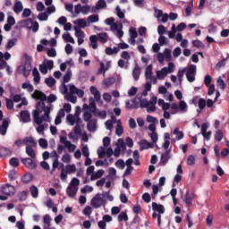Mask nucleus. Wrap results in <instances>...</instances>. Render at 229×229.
Returning a JSON list of instances; mask_svg holds the SVG:
<instances>
[{"mask_svg":"<svg viewBox=\"0 0 229 229\" xmlns=\"http://www.w3.org/2000/svg\"><path fill=\"white\" fill-rule=\"evenodd\" d=\"M38 144L40 148H43V149H47V140L46 139H39Z\"/></svg>","mask_w":229,"mask_h":229,"instance_id":"60","label":"nucleus"},{"mask_svg":"<svg viewBox=\"0 0 229 229\" xmlns=\"http://www.w3.org/2000/svg\"><path fill=\"white\" fill-rule=\"evenodd\" d=\"M228 60L227 58H224L223 60H221L220 62H218L216 65V69H221V67H225V65H226V61Z\"/></svg>","mask_w":229,"mask_h":229,"instance_id":"58","label":"nucleus"},{"mask_svg":"<svg viewBox=\"0 0 229 229\" xmlns=\"http://www.w3.org/2000/svg\"><path fill=\"white\" fill-rule=\"evenodd\" d=\"M21 89H27L28 92H33V85L30 84V82H24L21 85Z\"/></svg>","mask_w":229,"mask_h":229,"instance_id":"47","label":"nucleus"},{"mask_svg":"<svg viewBox=\"0 0 229 229\" xmlns=\"http://www.w3.org/2000/svg\"><path fill=\"white\" fill-rule=\"evenodd\" d=\"M170 150H166L164 154L161 155L160 162L162 165H165L167 162H169V158H171V156H169Z\"/></svg>","mask_w":229,"mask_h":229,"instance_id":"14","label":"nucleus"},{"mask_svg":"<svg viewBox=\"0 0 229 229\" xmlns=\"http://www.w3.org/2000/svg\"><path fill=\"white\" fill-rule=\"evenodd\" d=\"M78 185H80V179L73 177L70 182V184L68 187H78Z\"/></svg>","mask_w":229,"mask_h":229,"instance_id":"54","label":"nucleus"},{"mask_svg":"<svg viewBox=\"0 0 229 229\" xmlns=\"http://www.w3.org/2000/svg\"><path fill=\"white\" fill-rule=\"evenodd\" d=\"M32 75L36 85H38V83H40V73L38 72V70L37 68L33 69Z\"/></svg>","mask_w":229,"mask_h":229,"instance_id":"25","label":"nucleus"},{"mask_svg":"<svg viewBox=\"0 0 229 229\" xmlns=\"http://www.w3.org/2000/svg\"><path fill=\"white\" fill-rule=\"evenodd\" d=\"M26 154L30 158H36L37 157V154L35 153V150L33 149L32 147H26Z\"/></svg>","mask_w":229,"mask_h":229,"instance_id":"28","label":"nucleus"},{"mask_svg":"<svg viewBox=\"0 0 229 229\" xmlns=\"http://www.w3.org/2000/svg\"><path fill=\"white\" fill-rule=\"evenodd\" d=\"M32 98L38 101H47V96H46L44 92L37 89L32 94Z\"/></svg>","mask_w":229,"mask_h":229,"instance_id":"5","label":"nucleus"},{"mask_svg":"<svg viewBox=\"0 0 229 229\" xmlns=\"http://www.w3.org/2000/svg\"><path fill=\"white\" fill-rule=\"evenodd\" d=\"M22 2L18 1L14 4L13 12L14 13H21L22 12Z\"/></svg>","mask_w":229,"mask_h":229,"instance_id":"27","label":"nucleus"},{"mask_svg":"<svg viewBox=\"0 0 229 229\" xmlns=\"http://www.w3.org/2000/svg\"><path fill=\"white\" fill-rule=\"evenodd\" d=\"M118 221H119V223H121L123 221H128V214H126V212H122L121 214H119Z\"/></svg>","mask_w":229,"mask_h":229,"instance_id":"51","label":"nucleus"},{"mask_svg":"<svg viewBox=\"0 0 229 229\" xmlns=\"http://www.w3.org/2000/svg\"><path fill=\"white\" fill-rule=\"evenodd\" d=\"M45 83L47 85V87H55L56 81L53 77H50L45 80Z\"/></svg>","mask_w":229,"mask_h":229,"instance_id":"38","label":"nucleus"},{"mask_svg":"<svg viewBox=\"0 0 229 229\" xmlns=\"http://www.w3.org/2000/svg\"><path fill=\"white\" fill-rule=\"evenodd\" d=\"M44 115L40 116V111L34 110L33 111V119L34 123L38 124V127L36 128V131L38 133H43V131L47 128V123H43V121L45 123H49L51 121V118L49 116V114H51V107H45L44 109Z\"/></svg>","mask_w":229,"mask_h":229,"instance_id":"1","label":"nucleus"},{"mask_svg":"<svg viewBox=\"0 0 229 229\" xmlns=\"http://www.w3.org/2000/svg\"><path fill=\"white\" fill-rule=\"evenodd\" d=\"M152 218L153 219L157 218V226H161V225H162V215H160V213H157V212L154 211L153 214H152Z\"/></svg>","mask_w":229,"mask_h":229,"instance_id":"35","label":"nucleus"},{"mask_svg":"<svg viewBox=\"0 0 229 229\" xmlns=\"http://www.w3.org/2000/svg\"><path fill=\"white\" fill-rule=\"evenodd\" d=\"M30 192L32 198H38V188H37V186L35 185L30 186Z\"/></svg>","mask_w":229,"mask_h":229,"instance_id":"30","label":"nucleus"},{"mask_svg":"<svg viewBox=\"0 0 229 229\" xmlns=\"http://www.w3.org/2000/svg\"><path fill=\"white\" fill-rule=\"evenodd\" d=\"M33 180V174H26L22 176L21 182L23 183H30Z\"/></svg>","mask_w":229,"mask_h":229,"instance_id":"33","label":"nucleus"},{"mask_svg":"<svg viewBox=\"0 0 229 229\" xmlns=\"http://www.w3.org/2000/svg\"><path fill=\"white\" fill-rule=\"evenodd\" d=\"M148 141L146 140H141L140 141V151H144V149H148Z\"/></svg>","mask_w":229,"mask_h":229,"instance_id":"39","label":"nucleus"},{"mask_svg":"<svg viewBox=\"0 0 229 229\" xmlns=\"http://www.w3.org/2000/svg\"><path fill=\"white\" fill-rule=\"evenodd\" d=\"M12 155V150L10 148L2 147L0 148V157H10Z\"/></svg>","mask_w":229,"mask_h":229,"instance_id":"26","label":"nucleus"},{"mask_svg":"<svg viewBox=\"0 0 229 229\" xmlns=\"http://www.w3.org/2000/svg\"><path fill=\"white\" fill-rule=\"evenodd\" d=\"M74 24H77L79 26V28H87V21H85V19H77L75 21H74Z\"/></svg>","mask_w":229,"mask_h":229,"instance_id":"29","label":"nucleus"},{"mask_svg":"<svg viewBox=\"0 0 229 229\" xmlns=\"http://www.w3.org/2000/svg\"><path fill=\"white\" fill-rule=\"evenodd\" d=\"M140 72H141L140 66H139L136 64L132 70V78L135 81H139V78H140Z\"/></svg>","mask_w":229,"mask_h":229,"instance_id":"11","label":"nucleus"},{"mask_svg":"<svg viewBox=\"0 0 229 229\" xmlns=\"http://www.w3.org/2000/svg\"><path fill=\"white\" fill-rule=\"evenodd\" d=\"M153 76V64H148L145 70V78L149 80Z\"/></svg>","mask_w":229,"mask_h":229,"instance_id":"19","label":"nucleus"},{"mask_svg":"<svg viewBox=\"0 0 229 229\" xmlns=\"http://www.w3.org/2000/svg\"><path fill=\"white\" fill-rule=\"evenodd\" d=\"M119 53V47H114V48L112 47H106V55H108L109 56H112V55H117Z\"/></svg>","mask_w":229,"mask_h":229,"instance_id":"22","label":"nucleus"},{"mask_svg":"<svg viewBox=\"0 0 229 229\" xmlns=\"http://www.w3.org/2000/svg\"><path fill=\"white\" fill-rule=\"evenodd\" d=\"M105 174V170L100 169L96 173H93L91 174L90 180L94 181V180H98V178H101L103 175Z\"/></svg>","mask_w":229,"mask_h":229,"instance_id":"18","label":"nucleus"},{"mask_svg":"<svg viewBox=\"0 0 229 229\" xmlns=\"http://www.w3.org/2000/svg\"><path fill=\"white\" fill-rule=\"evenodd\" d=\"M194 195L191 194L189 191H187L184 195L183 201L186 203L188 207H191L192 205V198Z\"/></svg>","mask_w":229,"mask_h":229,"instance_id":"17","label":"nucleus"},{"mask_svg":"<svg viewBox=\"0 0 229 229\" xmlns=\"http://www.w3.org/2000/svg\"><path fill=\"white\" fill-rule=\"evenodd\" d=\"M15 188L10 184H5L4 186H2L1 192L3 194H5V196H13V191Z\"/></svg>","mask_w":229,"mask_h":229,"instance_id":"4","label":"nucleus"},{"mask_svg":"<svg viewBox=\"0 0 229 229\" xmlns=\"http://www.w3.org/2000/svg\"><path fill=\"white\" fill-rule=\"evenodd\" d=\"M89 42L92 49H98V36L92 35L89 37Z\"/></svg>","mask_w":229,"mask_h":229,"instance_id":"24","label":"nucleus"},{"mask_svg":"<svg viewBox=\"0 0 229 229\" xmlns=\"http://www.w3.org/2000/svg\"><path fill=\"white\" fill-rule=\"evenodd\" d=\"M198 106L199 110H205V106H207V100H205V98H199L198 101Z\"/></svg>","mask_w":229,"mask_h":229,"instance_id":"40","label":"nucleus"},{"mask_svg":"<svg viewBox=\"0 0 229 229\" xmlns=\"http://www.w3.org/2000/svg\"><path fill=\"white\" fill-rule=\"evenodd\" d=\"M223 137H225V134L222 130H217L214 134V138L216 142H221V140H223Z\"/></svg>","mask_w":229,"mask_h":229,"instance_id":"23","label":"nucleus"},{"mask_svg":"<svg viewBox=\"0 0 229 229\" xmlns=\"http://www.w3.org/2000/svg\"><path fill=\"white\" fill-rule=\"evenodd\" d=\"M18 197H19L20 201H26V199L28 198V191H21L18 194Z\"/></svg>","mask_w":229,"mask_h":229,"instance_id":"50","label":"nucleus"},{"mask_svg":"<svg viewBox=\"0 0 229 229\" xmlns=\"http://www.w3.org/2000/svg\"><path fill=\"white\" fill-rule=\"evenodd\" d=\"M98 158H105V157H106V150H105V148L100 147L98 149Z\"/></svg>","mask_w":229,"mask_h":229,"instance_id":"45","label":"nucleus"},{"mask_svg":"<svg viewBox=\"0 0 229 229\" xmlns=\"http://www.w3.org/2000/svg\"><path fill=\"white\" fill-rule=\"evenodd\" d=\"M89 112H94V113H96V109L98 108L97 106H96V99H94V98H92V97H90L89 98Z\"/></svg>","mask_w":229,"mask_h":229,"instance_id":"20","label":"nucleus"},{"mask_svg":"<svg viewBox=\"0 0 229 229\" xmlns=\"http://www.w3.org/2000/svg\"><path fill=\"white\" fill-rule=\"evenodd\" d=\"M82 155L85 157H90V152L89 151V147L87 145H84L81 148Z\"/></svg>","mask_w":229,"mask_h":229,"instance_id":"57","label":"nucleus"},{"mask_svg":"<svg viewBox=\"0 0 229 229\" xmlns=\"http://www.w3.org/2000/svg\"><path fill=\"white\" fill-rule=\"evenodd\" d=\"M97 38L102 44H106V42H108V34H106V32L98 33Z\"/></svg>","mask_w":229,"mask_h":229,"instance_id":"15","label":"nucleus"},{"mask_svg":"<svg viewBox=\"0 0 229 229\" xmlns=\"http://www.w3.org/2000/svg\"><path fill=\"white\" fill-rule=\"evenodd\" d=\"M129 31L131 38H137V37H139V34L137 33V29H135V27H131Z\"/></svg>","mask_w":229,"mask_h":229,"instance_id":"52","label":"nucleus"},{"mask_svg":"<svg viewBox=\"0 0 229 229\" xmlns=\"http://www.w3.org/2000/svg\"><path fill=\"white\" fill-rule=\"evenodd\" d=\"M90 93L94 96L96 101L101 100V93L99 90H98V88L96 86L90 87Z\"/></svg>","mask_w":229,"mask_h":229,"instance_id":"13","label":"nucleus"},{"mask_svg":"<svg viewBox=\"0 0 229 229\" xmlns=\"http://www.w3.org/2000/svg\"><path fill=\"white\" fill-rule=\"evenodd\" d=\"M22 142L27 148H35V146H37V141H35L33 137H26Z\"/></svg>","mask_w":229,"mask_h":229,"instance_id":"9","label":"nucleus"},{"mask_svg":"<svg viewBox=\"0 0 229 229\" xmlns=\"http://www.w3.org/2000/svg\"><path fill=\"white\" fill-rule=\"evenodd\" d=\"M66 172L68 173H76V165H67Z\"/></svg>","mask_w":229,"mask_h":229,"instance_id":"62","label":"nucleus"},{"mask_svg":"<svg viewBox=\"0 0 229 229\" xmlns=\"http://www.w3.org/2000/svg\"><path fill=\"white\" fill-rule=\"evenodd\" d=\"M35 21H33V19H31V18H29V19H27V20H24L23 21H22V24H23V26L25 27V28H28V30H31V27L33 26V23H34Z\"/></svg>","mask_w":229,"mask_h":229,"instance_id":"31","label":"nucleus"},{"mask_svg":"<svg viewBox=\"0 0 229 229\" xmlns=\"http://www.w3.org/2000/svg\"><path fill=\"white\" fill-rule=\"evenodd\" d=\"M71 76H72V72L69 70L64 76L63 83H69L71 81Z\"/></svg>","mask_w":229,"mask_h":229,"instance_id":"44","label":"nucleus"},{"mask_svg":"<svg viewBox=\"0 0 229 229\" xmlns=\"http://www.w3.org/2000/svg\"><path fill=\"white\" fill-rule=\"evenodd\" d=\"M174 135H176L177 140H182L184 137L183 131H181L178 127L174 130Z\"/></svg>","mask_w":229,"mask_h":229,"instance_id":"32","label":"nucleus"},{"mask_svg":"<svg viewBox=\"0 0 229 229\" xmlns=\"http://www.w3.org/2000/svg\"><path fill=\"white\" fill-rule=\"evenodd\" d=\"M158 42H159V45L165 46V44H167V38H165V36L162 35L158 38Z\"/></svg>","mask_w":229,"mask_h":229,"instance_id":"63","label":"nucleus"},{"mask_svg":"<svg viewBox=\"0 0 229 229\" xmlns=\"http://www.w3.org/2000/svg\"><path fill=\"white\" fill-rule=\"evenodd\" d=\"M157 80H164L167 76V67H164L161 71L156 72Z\"/></svg>","mask_w":229,"mask_h":229,"instance_id":"16","label":"nucleus"},{"mask_svg":"<svg viewBox=\"0 0 229 229\" xmlns=\"http://www.w3.org/2000/svg\"><path fill=\"white\" fill-rule=\"evenodd\" d=\"M91 120H92V113H90L89 111H85L83 113V121H85V123H87Z\"/></svg>","mask_w":229,"mask_h":229,"instance_id":"46","label":"nucleus"},{"mask_svg":"<svg viewBox=\"0 0 229 229\" xmlns=\"http://www.w3.org/2000/svg\"><path fill=\"white\" fill-rule=\"evenodd\" d=\"M105 205V199L99 197V193H98L92 199H91V207L93 208H100Z\"/></svg>","mask_w":229,"mask_h":229,"instance_id":"2","label":"nucleus"},{"mask_svg":"<svg viewBox=\"0 0 229 229\" xmlns=\"http://www.w3.org/2000/svg\"><path fill=\"white\" fill-rule=\"evenodd\" d=\"M196 164V157L194 156L191 155L187 158V165H194Z\"/></svg>","mask_w":229,"mask_h":229,"instance_id":"59","label":"nucleus"},{"mask_svg":"<svg viewBox=\"0 0 229 229\" xmlns=\"http://www.w3.org/2000/svg\"><path fill=\"white\" fill-rule=\"evenodd\" d=\"M192 44L194 47L199 49H203V47H205V44H203V42L199 41V39L193 40Z\"/></svg>","mask_w":229,"mask_h":229,"instance_id":"43","label":"nucleus"},{"mask_svg":"<svg viewBox=\"0 0 229 229\" xmlns=\"http://www.w3.org/2000/svg\"><path fill=\"white\" fill-rule=\"evenodd\" d=\"M115 11H116V15L117 17H119V19H124V13L121 11V7L119 5L116 6Z\"/></svg>","mask_w":229,"mask_h":229,"instance_id":"61","label":"nucleus"},{"mask_svg":"<svg viewBox=\"0 0 229 229\" xmlns=\"http://www.w3.org/2000/svg\"><path fill=\"white\" fill-rule=\"evenodd\" d=\"M21 164L25 165V167H28V169H36L37 163L33 161V158L26 157L21 159Z\"/></svg>","mask_w":229,"mask_h":229,"instance_id":"3","label":"nucleus"},{"mask_svg":"<svg viewBox=\"0 0 229 229\" xmlns=\"http://www.w3.org/2000/svg\"><path fill=\"white\" fill-rule=\"evenodd\" d=\"M114 83H115V78L114 77H109L104 80V85L106 87H111V85H114Z\"/></svg>","mask_w":229,"mask_h":229,"instance_id":"37","label":"nucleus"},{"mask_svg":"<svg viewBox=\"0 0 229 229\" xmlns=\"http://www.w3.org/2000/svg\"><path fill=\"white\" fill-rule=\"evenodd\" d=\"M152 210L154 212H157L159 215L162 216L165 212V208H164V205L162 204H157V202L152 203Z\"/></svg>","mask_w":229,"mask_h":229,"instance_id":"6","label":"nucleus"},{"mask_svg":"<svg viewBox=\"0 0 229 229\" xmlns=\"http://www.w3.org/2000/svg\"><path fill=\"white\" fill-rule=\"evenodd\" d=\"M22 71H23V76H24L25 78H28V76H30V72H31V63L26 61V62L24 63Z\"/></svg>","mask_w":229,"mask_h":229,"instance_id":"10","label":"nucleus"},{"mask_svg":"<svg viewBox=\"0 0 229 229\" xmlns=\"http://www.w3.org/2000/svg\"><path fill=\"white\" fill-rule=\"evenodd\" d=\"M20 117L23 123H30L31 121V115L28 110L21 111Z\"/></svg>","mask_w":229,"mask_h":229,"instance_id":"8","label":"nucleus"},{"mask_svg":"<svg viewBox=\"0 0 229 229\" xmlns=\"http://www.w3.org/2000/svg\"><path fill=\"white\" fill-rule=\"evenodd\" d=\"M124 130L123 129V125L121 123H117L116 128H115V133L118 137H121L123 135Z\"/></svg>","mask_w":229,"mask_h":229,"instance_id":"49","label":"nucleus"},{"mask_svg":"<svg viewBox=\"0 0 229 229\" xmlns=\"http://www.w3.org/2000/svg\"><path fill=\"white\" fill-rule=\"evenodd\" d=\"M88 22H90L91 24L94 22H99V15L98 14H92L88 17Z\"/></svg>","mask_w":229,"mask_h":229,"instance_id":"36","label":"nucleus"},{"mask_svg":"<svg viewBox=\"0 0 229 229\" xmlns=\"http://www.w3.org/2000/svg\"><path fill=\"white\" fill-rule=\"evenodd\" d=\"M66 120L68 121V123H70L71 126H74V124L76 123V117L72 114H68L66 116Z\"/></svg>","mask_w":229,"mask_h":229,"instance_id":"53","label":"nucleus"},{"mask_svg":"<svg viewBox=\"0 0 229 229\" xmlns=\"http://www.w3.org/2000/svg\"><path fill=\"white\" fill-rule=\"evenodd\" d=\"M101 196L108 201H114V196L110 195V191H103Z\"/></svg>","mask_w":229,"mask_h":229,"instance_id":"48","label":"nucleus"},{"mask_svg":"<svg viewBox=\"0 0 229 229\" xmlns=\"http://www.w3.org/2000/svg\"><path fill=\"white\" fill-rule=\"evenodd\" d=\"M43 223L45 228H49L51 226V216L49 215H45L43 217Z\"/></svg>","mask_w":229,"mask_h":229,"instance_id":"34","label":"nucleus"},{"mask_svg":"<svg viewBox=\"0 0 229 229\" xmlns=\"http://www.w3.org/2000/svg\"><path fill=\"white\" fill-rule=\"evenodd\" d=\"M78 192V187L68 186L66 189V194L69 198H74Z\"/></svg>","mask_w":229,"mask_h":229,"instance_id":"12","label":"nucleus"},{"mask_svg":"<svg viewBox=\"0 0 229 229\" xmlns=\"http://www.w3.org/2000/svg\"><path fill=\"white\" fill-rule=\"evenodd\" d=\"M8 126H10V122L8 120H3L1 135H6V130H8Z\"/></svg>","mask_w":229,"mask_h":229,"instance_id":"21","label":"nucleus"},{"mask_svg":"<svg viewBox=\"0 0 229 229\" xmlns=\"http://www.w3.org/2000/svg\"><path fill=\"white\" fill-rule=\"evenodd\" d=\"M9 164L13 167H19V159L17 157H13L10 159Z\"/></svg>","mask_w":229,"mask_h":229,"instance_id":"56","label":"nucleus"},{"mask_svg":"<svg viewBox=\"0 0 229 229\" xmlns=\"http://www.w3.org/2000/svg\"><path fill=\"white\" fill-rule=\"evenodd\" d=\"M63 38L64 40H65V42H70L71 44H74V38L71 37V34L69 33H64L63 35Z\"/></svg>","mask_w":229,"mask_h":229,"instance_id":"42","label":"nucleus"},{"mask_svg":"<svg viewBox=\"0 0 229 229\" xmlns=\"http://www.w3.org/2000/svg\"><path fill=\"white\" fill-rule=\"evenodd\" d=\"M87 130L88 131H96L97 124H98V119L92 118L91 120L87 122Z\"/></svg>","mask_w":229,"mask_h":229,"instance_id":"7","label":"nucleus"},{"mask_svg":"<svg viewBox=\"0 0 229 229\" xmlns=\"http://www.w3.org/2000/svg\"><path fill=\"white\" fill-rule=\"evenodd\" d=\"M64 146L68 148L69 153H72V151L76 149V145L72 144L71 141H66Z\"/></svg>","mask_w":229,"mask_h":229,"instance_id":"41","label":"nucleus"},{"mask_svg":"<svg viewBox=\"0 0 229 229\" xmlns=\"http://www.w3.org/2000/svg\"><path fill=\"white\" fill-rule=\"evenodd\" d=\"M186 74H196V65L191 64L186 71Z\"/></svg>","mask_w":229,"mask_h":229,"instance_id":"55","label":"nucleus"},{"mask_svg":"<svg viewBox=\"0 0 229 229\" xmlns=\"http://www.w3.org/2000/svg\"><path fill=\"white\" fill-rule=\"evenodd\" d=\"M62 162H64V164H69L71 162V155L69 154H64L63 157H62Z\"/></svg>","mask_w":229,"mask_h":229,"instance_id":"64","label":"nucleus"}]
</instances>
